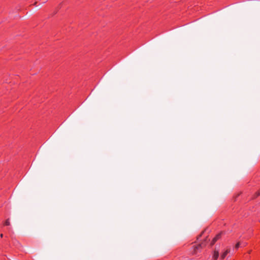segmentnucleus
Wrapping results in <instances>:
<instances>
[{"label":"nucleus","instance_id":"nucleus-4","mask_svg":"<svg viewBox=\"0 0 260 260\" xmlns=\"http://www.w3.org/2000/svg\"><path fill=\"white\" fill-rule=\"evenodd\" d=\"M218 256H219V252H218V251H214L213 255V258L215 260H217L218 257Z\"/></svg>","mask_w":260,"mask_h":260},{"label":"nucleus","instance_id":"nucleus-2","mask_svg":"<svg viewBox=\"0 0 260 260\" xmlns=\"http://www.w3.org/2000/svg\"><path fill=\"white\" fill-rule=\"evenodd\" d=\"M220 237H221V234H219L217 235L213 238V239L212 240V242L211 243V245H213L217 241V240L220 238Z\"/></svg>","mask_w":260,"mask_h":260},{"label":"nucleus","instance_id":"nucleus-5","mask_svg":"<svg viewBox=\"0 0 260 260\" xmlns=\"http://www.w3.org/2000/svg\"><path fill=\"white\" fill-rule=\"evenodd\" d=\"M193 247H195L194 251H196L199 250V249H200L202 247V246L201 244H198L196 246H193Z\"/></svg>","mask_w":260,"mask_h":260},{"label":"nucleus","instance_id":"nucleus-1","mask_svg":"<svg viewBox=\"0 0 260 260\" xmlns=\"http://www.w3.org/2000/svg\"><path fill=\"white\" fill-rule=\"evenodd\" d=\"M220 237H221V234H219L217 235L213 238V239L212 240V242L211 243V245H213L217 241V240L220 238Z\"/></svg>","mask_w":260,"mask_h":260},{"label":"nucleus","instance_id":"nucleus-9","mask_svg":"<svg viewBox=\"0 0 260 260\" xmlns=\"http://www.w3.org/2000/svg\"><path fill=\"white\" fill-rule=\"evenodd\" d=\"M1 237H3V234H2L1 235Z\"/></svg>","mask_w":260,"mask_h":260},{"label":"nucleus","instance_id":"nucleus-3","mask_svg":"<svg viewBox=\"0 0 260 260\" xmlns=\"http://www.w3.org/2000/svg\"><path fill=\"white\" fill-rule=\"evenodd\" d=\"M230 252V249H226L221 255V258L224 259L227 254Z\"/></svg>","mask_w":260,"mask_h":260},{"label":"nucleus","instance_id":"nucleus-7","mask_svg":"<svg viewBox=\"0 0 260 260\" xmlns=\"http://www.w3.org/2000/svg\"><path fill=\"white\" fill-rule=\"evenodd\" d=\"M239 247H240V243H237V244L235 246V249H238Z\"/></svg>","mask_w":260,"mask_h":260},{"label":"nucleus","instance_id":"nucleus-6","mask_svg":"<svg viewBox=\"0 0 260 260\" xmlns=\"http://www.w3.org/2000/svg\"><path fill=\"white\" fill-rule=\"evenodd\" d=\"M5 224L6 225H9L10 224V222H9V219L5 221Z\"/></svg>","mask_w":260,"mask_h":260},{"label":"nucleus","instance_id":"nucleus-8","mask_svg":"<svg viewBox=\"0 0 260 260\" xmlns=\"http://www.w3.org/2000/svg\"><path fill=\"white\" fill-rule=\"evenodd\" d=\"M260 196V190L257 192V196Z\"/></svg>","mask_w":260,"mask_h":260}]
</instances>
